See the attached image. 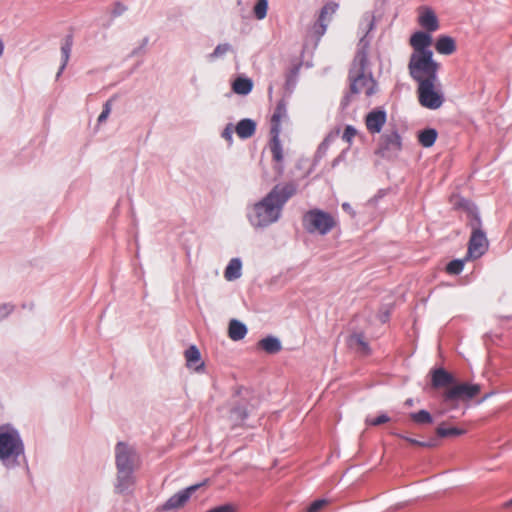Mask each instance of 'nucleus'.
<instances>
[{"label":"nucleus","instance_id":"473e14b6","mask_svg":"<svg viewBox=\"0 0 512 512\" xmlns=\"http://www.w3.org/2000/svg\"><path fill=\"white\" fill-rule=\"evenodd\" d=\"M206 512H237V506L229 503L211 508Z\"/></svg>","mask_w":512,"mask_h":512},{"label":"nucleus","instance_id":"c85d7f7f","mask_svg":"<svg viewBox=\"0 0 512 512\" xmlns=\"http://www.w3.org/2000/svg\"><path fill=\"white\" fill-rule=\"evenodd\" d=\"M268 10L267 0H258L254 6V15L258 20H262L266 17Z\"/></svg>","mask_w":512,"mask_h":512},{"label":"nucleus","instance_id":"72a5a7b5","mask_svg":"<svg viewBox=\"0 0 512 512\" xmlns=\"http://www.w3.org/2000/svg\"><path fill=\"white\" fill-rule=\"evenodd\" d=\"M389 421H390V418L387 415L382 414L376 418H368L366 420V423L371 426H378V425L387 423Z\"/></svg>","mask_w":512,"mask_h":512},{"label":"nucleus","instance_id":"7ed1b4c3","mask_svg":"<svg viewBox=\"0 0 512 512\" xmlns=\"http://www.w3.org/2000/svg\"><path fill=\"white\" fill-rule=\"evenodd\" d=\"M369 41L364 36L358 43L357 52L348 71L351 94L364 93L372 96L377 90V81L372 75L369 62Z\"/></svg>","mask_w":512,"mask_h":512},{"label":"nucleus","instance_id":"a19ab883","mask_svg":"<svg viewBox=\"0 0 512 512\" xmlns=\"http://www.w3.org/2000/svg\"><path fill=\"white\" fill-rule=\"evenodd\" d=\"M405 404L411 406L413 404V402L411 399H408Z\"/></svg>","mask_w":512,"mask_h":512},{"label":"nucleus","instance_id":"a18cd8bd","mask_svg":"<svg viewBox=\"0 0 512 512\" xmlns=\"http://www.w3.org/2000/svg\"><path fill=\"white\" fill-rule=\"evenodd\" d=\"M343 208L348 209V205L347 204H343Z\"/></svg>","mask_w":512,"mask_h":512},{"label":"nucleus","instance_id":"20e7f679","mask_svg":"<svg viewBox=\"0 0 512 512\" xmlns=\"http://www.w3.org/2000/svg\"><path fill=\"white\" fill-rule=\"evenodd\" d=\"M135 453L124 443L119 442L116 446V465L118 469L117 488L123 492L132 484V472L134 469Z\"/></svg>","mask_w":512,"mask_h":512},{"label":"nucleus","instance_id":"e433bc0d","mask_svg":"<svg viewBox=\"0 0 512 512\" xmlns=\"http://www.w3.org/2000/svg\"><path fill=\"white\" fill-rule=\"evenodd\" d=\"M229 50H230V45L229 44L218 45L215 48V50H214V55L215 56H220V55L225 54Z\"/></svg>","mask_w":512,"mask_h":512},{"label":"nucleus","instance_id":"cd10ccee","mask_svg":"<svg viewBox=\"0 0 512 512\" xmlns=\"http://www.w3.org/2000/svg\"><path fill=\"white\" fill-rule=\"evenodd\" d=\"M465 260L455 259L446 266V272L450 275H458L463 271Z\"/></svg>","mask_w":512,"mask_h":512},{"label":"nucleus","instance_id":"ddd939ff","mask_svg":"<svg viewBox=\"0 0 512 512\" xmlns=\"http://www.w3.org/2000/svg\"><path fill=\"white\" fill-rule=\"evenodd\" d=\"M456 382L455 377L444 368H436L431 371V385L435 389H448Z\"/></svg>","mask_w":512,"mask_h":512},{"label":"nucleus","instance_id":"412c9836","mask_svg":"<svg viewBox=\"0 0 512 512\" xmlns=\"http://www.w3.org/2000/svg\"><path fill=\"white\" fill-rule=\"evenodd\" d=\"M258 346L268 354H276L282 348L280 341L272 336L261 339Z\"/></svg>","mask_w":512,"mask_h":512},{"label":"nucleus","instance_id":"b1692460","mask_svg":"<svg viewBox=\"0 0 512 512\" xmlns=\"http://www.w3.org/2000/svg\"><path fill=\"white\" fill-rule=\"evenodd\" d=\"M185 359H186L187 365L189 367L194 366L196 370H198L203 365L202 363L199 366L196 365L201 360L200 352L196 346H190L185 351Z\"/></svg>","mask_w":512,"mask_h":512},{"label":"nucleus","instance_id":"4468645a","mask_svg":"<svg viewBox=\"0 0 512 512\" xmlns=\"http://www.w3.org/2000/svg\"><path fill=\"white\" fill-rule=\"evenodd\" d=\"M419 25L428 32H434L439 29V21L433 10L423 8L420 10L418 17Z\"/></svg>","mask_w":512,"mask_h":512},{"label":"nucleus","instance_id":"58836bf2","mask_svg":"<svg viewBox=\"0 0 512 512\" xmlns=\"http://www.w3.org/2000/svg\"><path fill=\"white\" fill-rule=\"evenodd\" d=\"M232 133H233V130L231 128L230 125H228L223 133H222V137L225 138L227 141H231L232 140Z\"/></svg>","mask_w":512,"mask_h":512},{"label":"nucleus","instance_id":"9b49d317","mask_svg":"<svg viewBox=\"0 0 512 512\" xmlns=\"http://www.w3.org/2000/svg\"><path fill=\"white\" fill-rule=\"evenodd\" d=\"M386 121L387 115L382 109H374L365 116V125L368 132L371 134L380 133Z\"/></svg>","mask_w":512,"mask_h":512},{"label":"nucleus","instance_id":"c756f323","mask_svg":"<svg viewBox=\"0 0 512 512\" xmlns=\"http://www.w3.org/2000/svg\"><path fill=\"white\" fill-rule=\"evenodd\" d=\"M71 47H72V41L70 38L67 39L66 43L61 47V53H62V57H63V65L61 67V71L64 69L65 65L68 62L70 52H71Z\"/></svg>","mask_w":512,"mask_h":512},{"label":"nucleus","instance_id":"f8f14e48","mask_svg":"<svg viewBox=\"0 0 512 512\" xmlns=\"http://www.w3.org/2000/svg\"><path fill=\"white\" fill-rule=\"evenodd\" d=\"M338 7L339 5L335 2H329L322 7L318 21L313 26L314 33L318 37L324 35L327 28V22L330 20L328 16H332L337 11Z\"/></svg>","mask_w":512,"mask_h":512},{"label":"nucleus","instance_id":"39448f33","mask_svg":"<svg viewBox=\"0 0 512 512\" xmlns=\"http://www.w3.org/2000/svg\"><path fill=\"white\" fill-rule=\"evenodd\" d=\"M24 452V445L16 429L0 426V460L16 459Z\"/></svg>","mask_w":512,"mask_h":512},{"label":"nucleus","instance_id":"a878e982","mask_svg":"<svg viewBox=\"0 0 512 512\" xmlns=\"http://www.w3.org/2000/svg\"><path fill=\"white\" fill-rule=\"evenodd\" d=\"M410 418L417 424H431L433 422L431 414L426 410L411 413Z\"/></svg>","mask_w":512,"mask_h":512},{"label":"nucleus","instance_id":"393cba45","mask_svg":"<svg viewBox=\"0 0 512 512\" xmlns=\"http://www.w3.org/2000/svg\"><path fill=\"white\" fill-rule=\"evenodd\" d=\"M437 131L435 129H425L419 133L418 141L423 147H431L437 139Z\"/></svg>","mask_w":512,"mask_h":512},{"label":"nucleus","instance_id":"5701e85b","mask_svg":"<svg viewBox=\"0 0 512 512\" xmlns=\"http://www.w3.org/2000/svg\"><path fill=\"white\" fill-rule=\"evenodd\" d=\"M348 344L351 348L361 352L362 354L369 353V345L365 341L364 335L361 333L351 335L349 337Z\"/></svg>","mask_w":512,"mask_h":512},{"label":"nucleus","instance_id":"7c9ffc66","mask_svg":"<svg viewBox=\"0 0 512 512\" xmlns=\"http://www.w3.org/2000/svg\"><path fill=\"white\" fill-rule=\"evenodd\" d=\"M356 135H357V130L353 126L348 125L344 129L342 139L346 143L351 144Z\"/></svg>","mask_w":512,"mask_h":512},{"label":"nucleus","instance_id":"423d86ee","mask_svg":"<svg viewBox=\"0 0 512 512\" xmlns=\"http://www.w3.org/2000/svg\"><path fill=\"white\" fill-rule=\"evenodd\" d=\"M468 225L471 228V236L468 243L466 260L477 259L487 251L489 242L481 228V220L477 214L469 213Z\"/></svg>","mask_w":512,"mask_h":512},{"label":"nucleus","instance_id":"c03bdc74","mask_svg":"<svg viewBox=\"0 0 512 512\" xmlns=\"http://www.w3.org/2000/svg\"><path fill=\"white\" fill-rule=\"evenodd\" d=\"M506 505L507 506H512V499Z\"/></svg>","mask_w":512,"mask_h":512},{"label":"nucleus","instance_id":"c9c22d12","mask_svg":"<svg viewBox=\"0 0 512 512\" xmlns=\"http://www.w3.org/2000/svg\"><path fill=\"white\" fill-rule=\"evenodd\" d=\"M110 112H111V104H110V101H107L106 104L104 105L103 111L101 112V114L98 117V122L101 123V122L105 121L108 118Z\"/></svg>","mask_w":512,"mask_h":512},{"label":"nucleus","instance_id":"9d476101","mask_svg":"<svg viewBox=\"0 0 512 512\" xmlns=\"http://www.w3.org/2000/svg\"><path fill=\"white\" fill-rule=\"evenodd\" d=\"M201 486V484H196L187 487L184 490L179 491L178 493L172 495L163 505L162 510L163 511H169L173 509H178L183 507L188 500L190 499L191 495Z\"/></svg>","mask_w":512,"mask_h":512},{"label":"nucleus","instance_id":"1a4fd4ad","mask_svg":"<svg viewBox=\"0 0 512 512\" xmlns=\"http://www.w3.org/2000/svg\"><path fill=\"white\" fill-rule=\"evenodd\" d=\"M402 148L401 137L396 131L386 133L379 139L378 154L382 157H393Z\"/></svg>","mask_w":512,"mask_h":512},{"label":"nucleus","instance_id":"a211bd4d","mask_svg":"<svg viewBox=\"0 0 512 512\" xmlns=\"http://www.w3.org/2000/svg\"><path fill=\"white\" fill-rule=\"evenodd\" d=\"M255 131L256 123L251 119H242L237 123L235 127L236 134L242 139L252 137Z\"/></svg>","mask_w":512,"mask_h":512},{"label":"nucleus","instance_id":"0eeeda50","mask_svg":"<svg viewBox=\"0 0 512 512\" xmlns=\"http://www.w3.org/2000/svg\"><path fill=\"white\" fill-rule=\"evenodd\" d=\"M481 391L478 384L457 383L444 390L442 393L443 403L448 404L450 409L458 407L459 402H467L476 397Z\"/></svg>","mask_w":512,"mask_h":512},{"label":"nucleus","instance_id":"aec40b11","mask_svg":"<svg viewBox=\"0 0 512 512\" xmlns=\"http://www.w3.org/2000/svg\"><path fill=\"white\" fill-rule=\"evenodd\" d=\"M241 269V261L238 258H233L230 260L224 271V277L228 281L236 280L241 276Z\"/></svg>","mask_w":512,"mask_h":512},{"label":"nucleus","instance_id":"6e6552de","mask_svg":"<svg viewBox=\"0 0 512 512\" xmlns=\"http://www.w3.org/2000/svg\"><path fill=\"white\" fill-rule=\"evenodd\" d=\"M303 225L309 233L325 235L336 226V221L329 213L314 209L304 215Z\"/></svg>","mask_w":512,"mask_h":512},{"label":"nucleus","instance_id":"f03ea898","mask_svg":"<svg viewBox=\"0 0 512 512\" xmlns=\"http://www.w3.org/2000/svg\"><path fill=\"white\" fill-rule=\"evenodd\" d=\"M296 191V185L292 182L275 185L266 197L254 205V214L251 217L252 224L257 227H264L276 222L284 204L295 195Z\"/></svg>","mask_w":512,"mask_h":512},{"label":"nucleus","instance_id":"37998d69","mask_svg":"<svg viewBox=\"0 0 512 512\" xmlns=\"http://www.w3.org/2000/svg\"><path fill=\"white\" fill-rule=\"evenodd\" d=\"M4 308H5V310H6L5 314H9V312H10V310H11V309H7L6 307H4Z\"/></svg>","mask_w":512,"mask_h":512},{"label":"nucleus","instance_id":"f3484780","mask_svg":"<svg viewBox=\"0 0 512 512\" xmlns=\"http://www.w3.org/2000/svg\"><path fill=\"white\" fill-rule=\"evenodd\" d=\"M456 49V41L451 36L440 35L435 42V50L441 55H451Z\"/></svg>","mask_w":512,"mask_h":512},{"label":"nucleus","instance_id":"bb28decb","mask_svg":"<svg viewBox=\"0 0 512 512\" xmlns=\"http://www.w3.org/2000/svg\"><path fill=\"white\" fill-rule=\"evenodd\" d=\"M464 433H465V430H463V429H459V428H456V427L446 428L443 425H440L436 429V434L439 437H442V438L459 436V435H462Z\"/></svg>","mask_w":512,"mask_h":512},{"label":"nucleus","instance_id":"4be33fe9","mask_svg":"<svg viewBox=\"0 0 512 512\" xmlns=\"http://www.w3.org/2000/svg\"><path fill=\"white\" fill-rule=\"evenodd\" d=\"M253 83L249 78L238 77L232 83V90L239 95H247L252 91Z\"/></svg>","mask_w":512,"mask_h":512},{"label":"nucleus","instance_id":"dca6fc26","mask_svg":"<svg viewBox=\"0 0 512 512\" xmlns=\"http://www.w3.org/2000/svg\"><path fill=\"white\" fill-rule=\"evenodd\" d=\"M271 134V140H270V150L273 156L274 161H276L277 165L275 166V169L277 173L280 175L283 172V168L281 165V162L283 160V150L279 139V134L270 133Z\"/></svg>","mask_w":512,"mask_h":512},{"label":"nucleus","instance_id":"4c0bfd02","mask_svg":"<svg viewBox=\"0 0 512 512\" xmlns=\"http://www.w3.org/2000/svg\"><path fill=\"white\" fill-rule=\"evenodd\" d=\"M232 415L235 416L236 419L244 420L247 416V413L241 408H235L232 410Z\"/></svg>","mask_w":512,"mask_h":512},{"label":"nucleus","instance_id":"2f4dec72","mask_svg":"<svg viewBox=\"0 0 512 512\" xmlns=\"http://www.w3.org/2000/svg\"><path fill=\"white\" fill-rule=\"evenodd\" d=\"M398 436L411 445H416V446H420V447H434L435 446V443L433 441L425 442V441H418L416 439H413V438H410V437H407L404 435H398Z\"/></svg>","mask_w":512,"mask_h":512},{"label":"nucleus","instance_id":"6ab92c4d","mask_svg":"<svg viewBox=\"0 0 512 512\" xmlns=\"http://www.w3.org/2000/svg\"><path fill=\"white\" fill-rule=\"evenodd\" d=\"M246 334H247V328L242 322H240L236 319H232L229 322L228 336L231 340H233V341L242 340L246 336Z\"/></svg>","mask_w":512,"mask_h":512},{"label":"nucleus","instance_id":"49530a36","mask_svg":"<svg viewBox=\"0 0 512 512\" xmlns=\"http://www.w3.org/2000/svg\"><path fill=\"white\" fill-rule=\"evenodd\" d=\"M343 208L348 209V205L347 204H343Z\"/></svg>","mask_w":512,"mask_h":512},{"label":"nucleus","instance_id":"2eb2a0df","mask_svg":"<svg viewBox=\"0 0 512 512\" xmlns=\"http://www.w3.org/2000/svg\"><path fill=\"white\" fill-rule=\"evenodd\" d=\"M286 117H287L286 103L284 102V100H280L277 103L274 113L271 117L270 133L280 134L281 122H282V120L286 119Z\"/></svg>","mask_w":512,"mask_h":512},{"label":"nucleus","instance_id":"79ce46f5","mask_svg":"<svg viewBox=\"0 0 512 512\" xmlns=\"http://www.w3.org/2000/svg\"><path fill=\"white\" fill-rule=\"evenodd\" d=\"M368 25H369V30H370V29H372V26H373V20H370V21H369V23H368Z\"/></svg>","mask_w":512,"mask_h":512},{"label":"nucleus","instance_id":"f704fd0d","mask_svg":"<svg viewBox=\"0 0 512 512\" xmlns=\"http://www.w3.org/2000/svg\"><path fill=\"white\" fill-rule=\"evenodd\" d=\"M327 500L325 499H319L314 501L308 508L306 512H318L322 508H324L327 505Z\"/></svg>","mask_w":512,"mask_h":512},{"label":"nucleus","instance_id":"ea45409f","mask_svg":"<svg viewBox=\"0 0 512 512\" xmlns=\"http://www.w3.org/2000/svg\"><path fill=\"white\" fill-rule=\"evenodd\" d=\"M3 52H4V43H3V41L0 39V57L2 56Z\"/></svg>","mask_w":512,"mask_h":512},{"label":"nucleus","instance_id":"f257e3e1","mask_svg":"<svg viewBox=\"0 0 512 512\" xmlns=\"http://www.w3.org/2000/svg\"><path fill=\"white\" fill-rule=\"evenodd\" d=\"M409 44L413 51L408 62V72L417 84L418 102L426 109H439L444 103V96L438 78L441 65L434 59L430 50L432 36L417 31L410 37Z\"/></svg>","mask_w":512,"mask_h":512}]
</instances>
